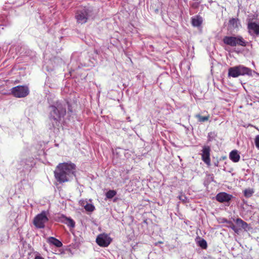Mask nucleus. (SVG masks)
Masks as SVG:
<instances>
[{"label": "nucleus", "mask_w": 259, "mask_h": 259, "mask_svg": "<svg viewBox=\"0 0 259 259\" xmlns=\"http://www.w3.org/2000/svg\"><path fill=\"white\" fill-rule=\"evenodd\" d=\"M75 165L71 162L60 163L54 171L56 180L60 183L68 182L75 176Z\"/></svg>", "instance_id": "obj_1"}, {"label": "nucleus", "mask_w": 259, "mask_h": 259, "mask_svg": "<svg viewBox=\"0 0 259 259\" xmlns=\"http://www.w3.org/2000/svg\"><path fill=\"white\" fill-rule=\"evenodd\" d=\"M66 104L57 102L55 105L50 107V119L52 121L53 125L58 126L66 112Z\"/></svg>", "instance_id": "obj_2"}, {"label": "nucleus", "mask_w": 259, "mask_h": 259, "mask_svg": "<svg viewBox=\"0 0 259 259\" xmlns=\"http://www.w3.org/2000/svg\"><path fill=\"white\" fill-rule=\"evenodd\" d=\"M252 72L253 71L251 69L243 65H239L229 68L228 76L236 78L245 75L252 76Z\"/></svg>", "instance_id": "obj_3"}, {"label": "nucleus", "mask_w": 259, "mask_h": 259, "mask_svg": "<svg viewBox=\"0 0 259 259\" xmlns=\"http://www.w3.org/2000/svg\"><path fill=\"white\" fill-rule=\"evenodd\" d=\"M223 42L226 45L231 47H235L237 45L245 47L246 45V41L240 35L225 36L223 38Z\"/></svg>", "instance_id": "obj_4"}, {"label": "nucleus", "mask_w": 259, "mask_h": 259, "mask_svg": "<svg viewBox=\"0 0 259 259\" xmlns=\"http://www.w3.org/2000/svg\"><path fill=\"white\" fill-rule=\"evenodd\" d=\"M49 221L48 218V213L47 211H43L40 213L38 214L33 220V224L39 229L44 228L45 227V224Z\"/></svg>", "instance_id": "obj_5"}, {"label": "nucleus", "mask_w": 259, "mask_h": 259, "mask_svg": "<svg viewBox=\"0 0 259 259\" xmlns=\"http://www.w3.org/2000/svg\"><path fill=\"white\" fill-rule=\"evenodd\" d=\"M96 243L101 247H106L109 245L112 241V238L109 235L102 233L98 235L96 238Z\"/></svg>", "instance_id": "obj_6"}, {"label": "nucleus", "mask_w": 259, "mask_h": 259, "mask_svg": "<svg viewBox=\"0 0 259 259\" xmlns=\"http://www.w3.org/2000/svg\"><path fill=\"white\" fill-rule=\"evenodd\" d=\"M29 89L26 86H17L12 88V93L13 95L17 98H23L29 94Z\"/></svg>", "instance_id": "obj_7"}, {"label": "nucleus", "mask_w": 259, "mask_h": 259, "mask_svg": "<svg viewBox=\"0 0 259 259\" xmlns=\"http://www.w3.org/2000/svg\"><path fill=\"white\" fill-rule=\"evenodd\" d=\"M75 18L77 23L81 24L87 22L88 19V13L86 9L78 10L75 15Z\"/></svg>", "instance_id": "obj_8"}, {"label": "nucleus", "mask_w": 259, "mask_h": 259, "mask_svg": "<svg viewBox=\"0 0 259 259\" xmlns=\"http://www.w3.org/2000/svg\"><path fill=\"white\" fill-rule=\"evenodd\" d=\"M247 28L249 34L251 35H259V23L250 21L248 22Z\"/></svg>", "instance_id": "obj_9"}, {"label": "nucleus", "mask_w": 259, "mask_h": 259, "mask_svg": "<svg viewBox=\"0 0 259 259\" xmlns=\"http://www.w3.org/2000/svg\"><path fill=\"white\" fill-rule=\"evenodd\" d=\"M201 154L202 159L208 166L210 165V148L209 146H205L203 147Z\"/></svg>", "instance_id": "obj_10"}, {"label": "nucleus", "mask_w": 259, "mask_h": 259, "mask_svg": "<svg viewBox=\"0 0 259 259\" xmlns=\"http://www.w3.org/2000/svg\"><path fill=\"white\" fill-rule=\"evenodd\" d=\"M232 197V195L225 192H221L217 195L216 199L219 202L222 203L229 201Z\"/></svg>", "instance_id": "obj_11"}, {"label": "nucleus", "mask_w": 259, "mask_h": 259, "mask_svg": "<svg viewBox=\"0 0 259 259\" xmlns=\"http://www.w3.org/2000/svg\"><path fill=\"white\" fill-rule=\"evenodd\" d=\"M80 205L83 207L85 210L88 212H92L95 210L94 205L91 202H89L85 200H81L79 201Z\"/></svg>", "instance_id": "obj_12"}, {"label": "nucleus", "mask_w": 259, "mask_h": 259, "mask_svg": "<svg viewBox=\"0 0 259 259\" xmlns=\"http://www.w3.org/2000/svg\"><path fill=\"white\" fill-rule=\"evenodd\" d=\"M60 221L71 228H74L75 226V222L72 219L63 215L61 216Z\"/></svg>", "instance_id": "obj_13"}, {"label": "nucleus", "mask_w": 259, "mask_h": 259, "mask_svg": "<svg viewBox=\"0 0 259 259\" xmlns=\"http://www.w3.org/2000/svg\"><path fill=\"white\" fill-rule=\"evenodd\" d=\"M230 159L234 162H237L239 161L240 156L236 150L232 151L229 154Z\"/></svg>", "instance_id": "obj_14"}, {"label": "nucleus", "mask_w": 259, "mask_h": 259, "mask_svg": "<svg viewBox=\"0 0 259 259\" xmlns=\"http://www.w3.org/2000/svg\"><path fill=\"white\" fill-rule=\"evenodd\" d=\"M48 242L58 247H61L63 245L60 241L53 237H50L48 238Z\"/></svg>", "instance_id": "obj_15"}, {"label": "nucleus", "mask_w": 259, "mask_h": 259, "mask_svg": "<svg viewBox=\"0 0 259 259\" xmlns=\"http://www.w3.org/2000/svg\"><path fill=\"white\" fill-rule=\"evenodd\" d=\"M238 20L235 18H232L229 20V26L231 28H236L238 27Z\"/></svg>", "instance_id": "obj_16"}, {"label": "nucleus", "mask_w": 259, "mask_h": 259, "mask_svg": "<svg viewBox=\"0 0 259 259\" xmlns=\"http://www.w3.org/2000/svg\"><path fill=\"white\" fill-rule=\"evenodd\" d=\"M202 22V18L199 16L194 17L192 20V23L194 26L198 27L199 26Z\"/></svg>", "instance_id": "obj_17"}, {"label": "nucleus", "mask_w": 259, "mask_h": 259, "mask_svg": "<svg viewBox=\"0 0 259 259\" xmlns=\"http://www.w3.org/2000/svg\"><path fill=\"white\" fill-rule=\"evenodd\" d=\"M236 223L238 226H241L243 229H246L248 226V225L246 222H244L243 220L239 218H238L236 220Z\"/></svg>", "instance_id": "obj_18"}, {"label": "nucleus", "mask_w": 259, "mask_h": 259, "mask_svg": "<svg viewBox=\"0 0 259 259\" xmlns=\"http://www.w3.org/2000/svg\"><path fill=\"white\" fill-rule=\"evenodd\" d=\"M254 193L253 189L248 188L243 191L244 195L247 197H250Z\"/></svg>", "instance_id": "obj_19"}, {"label": "nucleus", "mask_w": 259, "mask_h": 259, "mask_svg": "<svg viewBox=\"0 0 259 259\" xmlns=\"http://www.w3.org/2000/svg\"><path fill=\"white\" fill-rule=\"evenodd\" d=\"M116 194V192L113 190H110L106 193V197L108 199H111Z\"/></svg>", "instance_id": "obj_20"}, {"label": "nucleus", "mask_w": 259, "mask_h": 259, "mask_svg": "<svg viewBox=\"0 0 259 259\" xmlns=\"http://www.w3.org/2000/svg\"><path fill=\"white\" fill-rule=\"evenodd\" d=\"M195 117L198 119L199 122H203L208 120L209 116H202L199 114H196Z\"/></svg>", "instance_id": "obj_21"}, {"label": "nucleus", "mask_w": 259, "mask_h": 259, "mask_svg": "<svg viewBox=\"0 0 259 259\" xmlns=\"http://www.w3.org/2000/svg\"><path fill=\"white\" fill-rule=\"evenodd\" d=\"M198 245L202 248L205 249L207 247V242L206 241L203 239H201L198 241Z\"/></svg>", "instance_id": "obj_22"}, {"label": "nucleus", "mask_w": 259, "mask_h": 259, "mask_svg": "<svg viewBox=\"0 0 259 259\" xmlns=\"http://www.w3.org/2000/svg\"><path fill=\"white\" fill-rule=\"evenodd\" d=\"M254 143L256 148L259 149V135L255 137Z\"/></svg>", "instance_id": "obj_23"}, {"label": "nucleus", "mask_w": 259, "mask_h": 259, "mask_svg": "<svg viewBox=\"0 0 259 259\" xmlns=\"http://www.w3.org/2000/svg\"><path fill=\"white\" fill-rule=\"evenodd\" d=\"M228 223L230 224V227L233 231H234L236 233L238 232V229L233 223L230 222H228Z\"/></svg>", "instance_id": "obj_24"}, {"label": "nucleus", "mask_w": 259, "mask_h": 259, "mask_svg": "<svg viewBox=\"0 0 259 259\" xmlns=\"http://www.w3.org/2000/svg\"><path fill=\"white\" fill-rule=\"evenodd\" d=\"M34 259H45L44 257L41 256L40 255H36Z\"/></svg>", "instance_id": "obj_25"}, {"label": "nucleus", "mask_w": 259, "mask_h": 259, "mask_svg": "<svg viewBox=\"0 0 259 259\" xmlns=\"http://www.w3.org/2000/svg\"><path fill=\"white\" fill-rule=\"evenodd\" d=\"M212 134L211 133L208 134V140L211 141V139H210V136Z\"/></svg>", "instance_id": "obj_26"}, {"label": "nucleus", "mask_w": 259, "mask_h": 259, "mask_svg": "<svg viewBox=\"0 0 259 259\" xmlns=\"http://www.w3.org/2000/svg\"><path fill=\"white\" fill-rule=\"evenodd\" d=\"M127 119H128L129 121H130V117H128V118H127Z\"/></svg>", "instance_id": "obj_27"}]
</instances>
